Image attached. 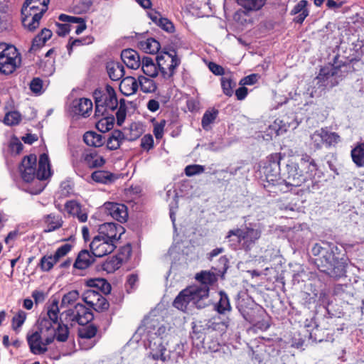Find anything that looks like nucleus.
<instances>
[{
  "mask_svg": "<svg viewBox=\"0 0 364 364\" xmlns=\"http://www.w3.org/2000/svg\"><path fill=\"white\" fill-rule=\"evenodd\" d=\"M318 169V165L315 160L310 155L305 153L301 157L296 160L295 158H289L284 167L282 176L284 178L281 181L287 191H292L293 188L301 187L297 191L296 194L301 196L309 193L312 191L311 186H315L314 182V175Z\"/></svg>",
  "mask_w": 364,
  "mask_h": 364,
  "instance_id": "nucleus-1",
  "label": "nucleus"
},
{
  "mask_svg": "<svg viewBox=\"0 0 364 364\" xmlns=\"http://www.w3.org/2000/svg\"><path fill=\"white\" fill-rule=\"evenodd\" d=\"M95 103V115L114 114L115 110L117 124L121 126L127 116V105L124 99L117 100L114 89L107 85L104 89H96L93 92Z\"/></svg>",
  "mask_w": 364,
  "mask_h": 364,
  "instance_id": "nucleus-2",
  "label": "nucleus"
},
{
  "mask_svg": "<svg viewBox=\"0 0 364 364\" xmlns=\"http://www.w3.org/2000/svg\"><path fill=\"white\" fill-rule=\"evenodd\" d=\"M321 246L316 243L311 249L312 255L316 257L314 263L319 271L332 277H340L345 273V266L339 257L336 256L338 250L337 245L326 243Z\"/></svg>",
  "mask_w": 364,
  "mask_h": 364,
  "instance_id": "nucleus-3",
  "label": "nucleus"
},
{
  "mask_svg": "<svg viewBox=\"0 0 364 364\" xmlns=\"http://www.w3.org/2000/svg\"><path fill=\"white\" fill-rule=\"evenodd\" d=\"M21 178L26 183H31L35 178L46 180L50 175V164L48 154L40 155L38 164L35 154L25 156L18 167Z\"/></svg>",
  "mask_w": 364,
  "mask_h": 364,
  "instance_id": "nucleus-4",
  "label": "nucleus"
},
{
  "mask_svg": "<svg viewBox=\"0 0 364 364\" xmlns=\"http://www.w3.org/2000/svg\"><path fill=\"white\" fill-rule=\"evenodd\" d=\"M50 0H26L21 8V21L23 27L33 32L40 25V21L48 11Z\"/></svg>",
  "mask_w": 364,
  "mask_h": 364,
  "instance_id": "nucleus-5",
  "label": "nucleus"
},
{
  "mask_svg": "<svg viewBox=\"0 0 364 364\" xmlns=\"http://www.w3.org/2000/svg\"><path fill=\"white\" fill-rule=\"evenodd\" d=\"M208 298V289L198 288V285L188 286L179 292L173 302V306L178 310L186 311L190 303L198 309L205 307V299Z\"/></svg>",
  "mask_w": 364,
  "mask_h": 364,
  "instance_id": "nucleus-6",
  "label": "nucleus"
},
{
  "mask_svg": "<svg viewBox=\"0 0 364 364\" xmlns=\"http://www.w3.org/2000/svg\"><path fill=\"white\" fill-rule=\"evenodd\" d=\"M58 301L54 299L48 305L47 313L41 316L38 320V329L43 337H46V344H50L55 339V330L58 324Z\"/></svg>",
  "mask_w": 364,
  "mask_h": 364,
  "instance_id": "nucleus-7",
  "label": "nucleus"
},
{
  "mask_svg": "<svg viewBox=\"0 0 364 364\" xmlns=\"http://www.w3.org/2000/svg\"><path fill=\"white\" fill-rule=\"evenodd\" d=\"M21 63V55L16 47L6 43H0V75L13 74Z\"/></svg>",
  "mask_w": 364,
  "mask_h": 364,
  "instance_id": "nucleus-8",
  "label": "nucleus"
},
{
  "mask_svg": "<svg viewBox=\"0 0 364 364\" xmlns=\"http://www.w3.org/2000/svg\"><path fill=\"white\" fill-rule=\"evenodd\" d=\"M237 237V242L240 248L245 251H250L261 237V231L259 229L245 227V228H235L228 231L226 236L229 241H232L231 237Z\"/></svg>",
  "mask_w": 364,
  "mask_h": 364,
  "instance_id": "nucleus-9",
  "label": "nucleus"
},
{
  "mask_svg": "<svg viewBox=\"0 0 364 364\" xmlns=\"http://www.w3.org/2000/svg\"><path fill=\"white\" fill-rule=\"evenodd\" d=\"M203 325L194 324L191 338L197 346H200L205 350L217 352L220 350L223 339L210 334L202 332Z\"/></svg>",
  "mask_w": 364,
  "mask_h": 364,
  "instance_id": "nucleus-10",
  "label": "nucleus"
},
{
  "mask_svg": "<svg viewBox=\"0 0 364 364\" xmlns=\"http://www.w3.org/2000/svg\"><path fill=\"white\" fill-rule=\"evenodd\" d=\"M158 68L164 79L172 77L175 70L181 64V59L177 56L175 50L161 51L156 58Z\"/></svg>",
  "mask_w": 364,
  "mask_h": 364,
  "instance_id": "nucleus-11",
  "label": "nucleus"
},
{
  "mask_svg": "<svg viewBox=\"0 0 364 364\" xmlns=\"http://www.w3.org/2000/svg\"><path fill=\"white\" fill-rule=\"evenodd\" d=\"M338 58V56H335L331 66H325L320 69L319 73L316 77L318 80L317 84L319 87L332 88L338 84L336 77L338 75L341 68L347 66L348 64L346 63H338L337 61Z\"/></svg>",
  "mask_w": 364,
  "mask_h": 364,
  "instance_id": "nucleus-12",
  "label": "nucleus"
},
{
  "mask_svg": "<svg viewBox=\"0 0 364 364\" xmlns=\"http://www.w3.org/2000/svg\"><path fill=\"white\" fill-rule=\"evenodd\" d=\"M283 159L282 153H273L267 157L266 163L264 166V173L267 183L273 186L282 185L278 177L280 173V162Z\"/></svg>",
  "mask_w": 364,
  "mask_h": 364,
  "instance_id": "nucleus-13",
  "label": "nucleus"
},
{
  "mask_svg": "<svg viewBox=\"0 0 364 364\" xmlns=\"http://www.w3.org/2000/svg\"><path fill=\"white\" fill-rule=\"evenodd\" d=\"M82 299L97 312H104L109 309V301L97 290L90 289L85 291Z\"/></svg>",
  "mask_w": 364,
  "mask_h": 364,
  "instance_id": "nucleus-14",
  "label": "nucleus"
},
{
  "mask_svg": "<svg viewBox=\"0 0 364 364\" xmlns=\"http://www.w3.org/2000/svg\"><path fill=\"white\" fill-rule=\"evenodd\" d=\"M125 230L123 226L114 223H105L100 225L98 229V235L103 237L112 243L116 242L120 240L121 236L124 234Z\"/></svg>",
  "mask_w": 364,
  "mask_h": 364,
  "instance_id": "nucleus-15",
  "label": "nucleus"
},
{
  "mask_svg": "<svg viewBox=\"0 0 364 364\" xmlns=\"http://www.w3.org/2000/svg\"><path fill=\"white\" fill-rule=\"evenodd\" d=\"M116 247V244L100 237L98 235L93 237L90 244L91 252L97 257H102L112 253Z\"/></svg>",
  "mask_w": 364,
  "mask_h": 364,
  "instance_id": "nucleus-16",
  "label": "nucleus"
},
{
  "mask_svg": "<svg viewBox=\"0 0 364 364\" xmlns=\"http://www.w3.org/2000/svg\"><path fill=\"white\" fill-rule=\"evenodd\" d=\"M229 326V319L226 321H221L220 318L213 317L208 319L205 326L202 327V332L210 334L213 336L223 338V335L227 332Z\"/></svg>",
  "mask_w": 364,
  "mask_h": 364,
  "instance_id": "nucleus-17",
  "label": "nucleus"
},
{
  "mask_svg": "<svg viewBox=\"0 0 364 364\" xmlns=\"http://www.w3.org/2000/svg\"><path fill=\"white\" fill-rule=\"evenodd\" d=\"M66 315L70 317L72 321H75L79 325L87 324L93 318L92 312L82 304H77L74 309L66 311Z\"/></svg>",
  "mask_w": 364,
  "mask_h": 364,
  "instance_id": "nucleus-18",
  "label": "nucleus"
},
{
  "mask_svg": "<svg viewBox=\"0 0 364 364\" xmlns=\"http://www.w3.org/2000/svg\"><path fill=\"white\" fill-rule=\"evenodd\" d=\"M27 341L31 352L35 355H41L48 350V344H46V337H43L40 331H36L28 336Z\"/></svg>",
  "mask_w": 364,
  "mask_h": 364,
  "instance_id": "nucleus-19",
  "label": "nucleus"
},
{
  "mask_svg": "<svg viewBox=\"0 0 364 364\" xmlns=\"http://www.w3.org/2000/svg\"><path fill=\"white\" fill-rule=\"evenodd\" d=\"M64 208L69 215L76 218L80 223H85L87 220V213L77 200H70L66 201Z\"/></svg>",
  "mask_w": 364,
  "mask_h": 364,
  "instance_id": "nucleus-20",
  "label": "nucleus"
},
{
  "mask_svg": "<svg viewBox=\"0 0 364 364\" xmlns=\"http://www.w3.org/2000/svg\"><path fill=\"white\" fill-rule=\"evenodd\" d=\"M105 208L109 215L116 220L120 223H124L128 218L127 208L125 205L117 203H107L105 204Z\"/></svg>",
  "mask_w": 364,
  "mask_h": 364,
  "instance_id": "nucleus-21",
  "label": "nucleus"
},
{
  "mask_svg": "<svg viewBox=\"0 0 364 364\" xmlns=\"http://www.w3.org/2000/svg\"><path fill=\"white\" fill-rule=\"evenodd\" d=\"M218 274L215 272L202 270L195 275V279L200 284L198 288L208 289L210 292V287L213 286L218 278Z\"/></svg>",
  "mask_w": 364,
  "mask_h": 364,
  "instance_id": "nucleus-22",
  "label": "nucleus"
},
{
  "mask_svg": "<svg viewBox=\"0 0 364 364\" xmlns=\"http://www.w3.org/2000/svg\"><path fill=\"white\" fill-rule=\"evenodd\" d=\"M43 223L45 226L44 232H50L60 229L64 223L61 215L55 213H50L43 217Z\"/></svg>",
  "mask_w": 364,
  "mask_h": 364,
  "instance_id": "nucleus-23",
  "label": "nucleus"
},
{
  "mask_svg": "<svg viewBox=\"0 0 364 364\" xmlns=\"http://www.w3.org/2000/svg\"><path fill=\"white\" fill-rule=\"evenodd\" d=\"M121 58L127 68L136 70L141 63L137 51L132 48L124 49L121 53Z\"/></svg>",
  "mask_w": 364,
  "mask_h": 364,
  "instance_id": "nucleus-24",
  "label": "nucleus"
},
{
  "mask_svg": "<svg viewBox=\"0 0 364 364\" xmlns=\"http://www.w3.org/2000/svg\"><path fill=\"white\" fill-rule=\"evenodd\" d=\"M95 257L91 251L82 250L76 257L73 267L80 270L86 269L95 262Z\"/></svg>",
  "mask_w": 364,
  "mask_h": 364,
  "instance_id": "nucleus-25",
  "label": "nucleus"
},
{
  "mask_svg": "<svg viewBox=\"0 0 364 364\" xmlns=\"http://www.w3.org/2000/svg\"><path fill=\"white\" fill-rule=\"evenodd\" d=\"M124 141L125 134L119 129H114L109 134L105 144H106V147L108 150L115 151L120 148Z\"/></svg>",
  "mask_w": 364,
  "mask_h": 364,
  "instance_id": "nucleus-26",
  "label": "nucleus"
},
{
  "mask_svg": "<svg viewBox=\"0 0 364 364\" xmlns=\"http://www.w3.org/2000/svg\"><path fill=\"white\" fill-rule=\"evenodd\" d=\"M92 109V102L90 99L80 98L73 102V112L82 117L89 116Z\"/></svg>",
  "mask_w": 364,
  "mask_h": 364,
  "instance_id": "nucleus-27",
  "label": "nucleus"
},
{
  "mask_svg": "<svg viewBox=\"0 0 364 364\" xmlns=\"http://www.w3.org/2000/svg\"><path fill=\"white\" fill-rule=\"evenodd\" d=\"M95 117L97 118L100 117L95 124L96 128L100 132L105 133L112 129L115 122L114 114L108 113V114L103 115L95 114Z\"/></svg>",
  "mask_w": 364,
  "mask_h": 364,
  "instance_id": "nucleus-28",
  "label": "nucleus"
},
{
  "mask_svg": "<svg viewBox=\"0 0 364 364\" xmlns=\"http://www.w3.org/2000/svg\"><path fill=\"white\" fill-rule=\"evenodd\" d=\"M138 87V81L131 76L124 77L119 84V90L125 96L134 95L136 92Z\"/></svg>",
  "mask_w": 364,
  "mask_h": 364,
  "instance_id": "nucleus-29",
  "label": "nucleus"
},
{
  "mask_svg": "<svg viewBox=\"0 0 364 364\" xmlns=\"http://www.w3.org/2000/svg\"><path fill=\"white\" fill-rule=\"evenodd\" d=\"M106 69L109 77L113 81L119 80L125 74L124 66L119 62H107L106 64Z\"/></svg>",
  "mask_w": 364,
  "mask_h": 364,
  "instance_id": "nucleus-30",
  "label": "nucleus"
},
{
  "mask_svg": "<svg viewBox=\"0 0 364 364\" xmlns=\"http://www.w3.org/2000/svg\"><path fill=\"white\" fill-rule=\"evenodd\" d=\"M321 129L323 146L326 148L329 149L332 146H336L341 141V136L338 133L328 131L327 127H323Z\"/></svg>",
  "mask_w": 364,
  "mask_h": 364,
  "instance_id": "nucleus-31",
  "label": "nucleus"
},
{
  "mask_svg": "<svg viewBox=\"0 0 364 364\" xmlns=\"http://www.w3.org/2000/svg\"><path fill=\"white\" fill-rule=\"evenodd\" d=\"M88 287L95 288V290L101 291L102 294L107 295L111 292V284L103 278L91 279L87 282Z\"/></svg>",
  "mask_w": 364,
  "mask_h": 364,
  "instance_id": "nucleus-32",
  "label": "nucleus"
},
{
  "mask_svg": "<svg viewBox=\"0 0 364 364\" xmlns=\"http://www.w3.org/2000/svg\"><path fill=\"white\" fill-rule=\"evenodd\" d=\"M83 141L87 146L94 147H100L105 143V137L102 135L92 131L84 134Z\"/></svg>",
  "mask_w": 364,
  "mask_h": 364,
  "instance_id": "nucleus-33",
  "label": "nucleus"
},
{
  "mask_svg": "<svg viewBox=\"0 0 364 364\" xmlns=\"http://www.w3.org/2000/svg\"><path fill=\"white\" fill-rule=\"evenodd\" d=\"M83 160L90 168L102 167L105 164L103 156H98L97 151H92L83 156Z\"/></svg>",
  "mask_w": 364,
  "mask_h": 364,
  "instance_id": "nucleus-34",
  "label": "nucleus"
},
{
  "mask_svg": "<svg viewBox=\"0 0 364 364\" xmlns=\"http://www.w3.org/2000/svg\"><path fill=\"white\" fill-rule=\"evenodd\" d=\"M141 69L143 73L149 77H154L157 76L159 68L157 64L156 65L154 60L150 57H143L141 58Z\"/></svg>",
  "mask_w": 364,
  "mask_h": 364,
  "instance_id": "nucleus-35",
  "label": "nucleus"
},
{
  "mask_svg": "<svg viewBox=\"0 0 364 364\" xmlns=\"http://www.w3.org/2000/svg\"><path fill=\"white\" fill-rule=\"evenodd\" d=\"M91 178L94 181L104 184L111 183L117 179L114 173L104 170L94 171L91 175Z\"/></svg>",
  "mask_w": 364,
  "mask_h": 364,
  "instance_id": "nucleus-36",
  "label": "nucleus"
},
{
  "mask_svg": "<svg viewBox=\"0 0 364 364\" xmlns=\"http://www.w3.org/2000/svg\"><path fill=\"white\" fill-rule=\"evenodd\" d=\"M220 299L215 304L214 309L220 314H225L226 312H230L232 310L230 299L228 294L220 291L219 292Z\"/></svg>",
  "mask_w": 364,
  "mask_h": 364,
  "instance_id": "nucleus-37",
  "label": "nucleus"
},
{
  "mask_svg": "<svg viewBox=\"0 0 364 364\" xmlns=\"http://www.w3.org/2000/svg\"><path fill=\"white\" fill-rule=\"evenodd\" d=\"M350 156L357 167H364V141L355 145L350 151Z\"/></svg>",
  "mask_w": 364,
  "mask_h": 364,
  "instance_id": "nucleus-38",
  "label": "nucleus"
},
{
  "mask_svg": "<svg viewBox=\"0 0 364 364\" xmlns=\"http://www.w3.org/2000/svg\"><path fill=\"white\" fill-rule=\"evenodd\" d=\"M77 329V336L80 339H91L97 333V327L94 324H82Z\"/></svg>",
  "mask_w": 364,
  "mask_h": 364,
  "instance_id": "nucleus-39",
  "label": "nucleus"
},
{
  "mask_svg": "<svg viewBox=\"0 0 364 364\" xmlns=\"http://www.w3.org/2000/svg\"><path fill=\"white\" fill-rule=\"evenodd\" d=\"M95 41V38L92 36H87L82 38L73 39L70 37L67 45L68 53L71 55L74 47L81 46L84 45L92 44Z\"/></svg>",
  "mask_w": 364,
  "mask_h": 364,
  "instance_id": "nucleus-40",
  "label": "nucleus"
},
{
  "mask_svg": "<svg viewBox=\"0 0 364 364\" xmlns=\"http://www.w3.org/2000/svg\"><path fill=\"white\" fill-rule=\"evenodd\" d=\"M139 48L146 53L154 54L159 52L161 46L158 41L149 38L144 41H140Z\"/></svg>",
  "mask_w": 364,
  "mask_h": 364,
  "instance_id": "nucleus-41",
  "label": "nucleus"
},
{
  "mask_svg": "<svg viewBox=\"0 0 364 364\" xmlns=\"http://www.w3.org/2000/svg\"><path fill=\"white\" fill-rule=\"evenodd\" d=\"M138 82V84L140 85L141 90L144 93L154 92L157 88L154 80L146 77L142 75L139 76Z\"/></svg>",
  "mask_w": 364,
  "mask_h": 364,
  "instance_id": "nucleus-42",
  "label": "nucleus"
},
{
  "mask_svg": "<svg viewBox=\"0 0 364 364\" xmlns=\"http://www.w3.org/2000/svg\"><path fill=\"white\" fill-rule=\"evenodd\" d=\"M267 0H237L239 5L247 11H258L263 7Z\"/></svg>",
  "mask_w": 364,
  "mask_h": 364,
  "instance_id": "nucleus-43",
  "label": "nucleus"
},
{
  "mask_svg": "<svg viewBox=\"0 0 364 364\" xmlns=\"http://www.w3.org/2000/svg\"><path fill=\"white\" fill-rule=\"evenodd\" d=\"M55 338L58 341L65 342L68 340L69 336V328L68 325L63 323L62 321H59L55 330Z\"/></svg>",
  "mask_w": 364,
  "mask_h": 364,
  "instance_id": "nucleus-44",
  "label": "nucleus"
},
{
  "mask_svg": "<svg viewBox=\"0 0 364 364\" xmlns=\"http://www.w3.org/2000/svg\"><path fill=\"white\" fill-rule=\"evenodd\" d=\"M218 110L214 108L205 111L201 120V125L204 129H208L210 124L215 120L218 115Z\"/></svg>",
  "mask_w": 364,
  "mask_h": 364,
  "instance_id": "nucleus-45",
  "label": "nucleus"
},
{
  "mask_svg": "<svg viewBox=\"0 0 364 364\" xmlns=\"http://www.w3.org/2000/svg\"><path fill=\"white\" fill-rule=\"evenodd\" d=\"M72 249V245L68 243H65L59 247L55 252L53 255H51V259L54 264L58 263L60 259L65 257Z\"/></svg>",
  "mask_w": 364,
  "mask_h": 364,
  "instance_id": "nucleus-46",
  "label": "nucleus"
},
{
  "mask_svg": "<svg viewBox=\"0 0 364 364\" xmlns=\"http://www.w3.org/2000/svg\"><path fill=\"white\" fill-rule=\"evenodd\" d=\"M21 121V116L18 112L12 111L7 112L4 118V123L8 126H15Z\"/></svg>",
  "mask_w": 364,
  "mask_h": 364,
  "instance_id": "nucleus-47",
  "label": "nucleus"
},
{
  "mask_svg": "<svg viewBox=\"0 0 364 364\" xmlns=\"http://www.w3.org/2000/svg\"><path fill=\"white\" fill-rule=\"evenodd\" d=\"M229 260L226 256H222L219 258L215 266L212 267L219 276H223L229 267Z\"/></svg>",
  "mask_w": 364,
  "mask_h": 364,
  "instance_id": "nucleus-48",
  "label": "nucleus"
},
{
  "mask_svg": "<svg viewBox=\"0 0 364 364\" xmlns=\"http://www.w3.org/2000/svg\"><path fill=\"white\" fill-rule=\"evenodd\" d=\"M123 259L117 256H113L112 258L108 259L103 264L104 269L107 272H112L118 269L122 264Z\"/></svg>",
  "mask_w": 364,
  "mask_h": 364,
  "instance_id": "nucleus-49",
  "label": "nucleus"
},
{
  "mask_svg": "<svg viewBox=\"0 0 364 364\" xmlns=\"http://www.w3.org/2000/svg\"><path fill=\"white\" fill-rule=\"evenodd\" d=\"M311 146L314 150H320L323 146L321 129L316 130L311 135Z\"/></svg>",
  "mask_w": 364,
  "mask_h": 364,
  "instance_id": "nucleus-50",
  "label": "nucleus"
},
{
  "mask_svg": "<svg viewBox=\"0 0 364 364\" xmlns=\"http://www.w3.org/2000/svg\"><path fill=\"white\" fill-rule=\"evenodd\" d=\"M235 85L236 83L230 77H223L221 78L222 89L225 95L231 97L233 94V87Z\"/></svg>",
  "mask_w": 364,
  "mask_h": 364,
  "instance_id": "nucleus-51",
  "label": "nucleus"
},
{
  "mask_svg": "<svg viewBox=\"0 0 364 364\" xmlns=\"http://www.w3.org/2000/svg\"><path fill=\"white\" fill-rule=\"evenodd\" d=\"M23 145L20 140L16 137L14 136L11 138L9 144V150L12 156L19 155L23 151Z\"/></svg>",
  "mask_w": 364,
  "mask_h": 364,
  "instance_id": "nucleus-52",
  "label": "nucleus"
},
{
  "mask_svg": "<svg viewBox=\"0 0 364 364\" xmlns=\"http://www.w3.org/2000/svg\"><path fill=\"white\" fill-rule=\"evenodd\" d=\"M166 124V121L165 119H161L160 122L154 121L153 133L156 140H160L163 138Z\"/></svg>",
  "mask_w": 364,
  "mask_h": 364,
  "instance_id": "nucleus-53",
  "label": "nucleus"
},
{
  "mask_svg": "<svg viewBox=\"0 0 364 364\" xmlns=\"http://www.w3.org/2000/svg\"><path fill=\"white\" fill-rule=\"evenodd\" d=\"M142 130L135 123L132 124L129 128V133L125 134V140L132 141L141 135Z\"/></svg>",
  "mask_w": 364,
  "mask_h": 364,
  "instance_id": "nucleus-54",
  "label": "nucleus"
},
{
  "mask_svg": "<svg viewBox=\"0 0 364 364\" xmlns=\"http://www.w3.org/2000/svg\"><path fill=\"white\" fill-rule=\"evenodd\" d=\"M26 318V313L22 310H19L17 314L12 318V328L16 330L20 328Z\"/></svg>",
  "mask_w": 364,
  "mask_h": 364,
  "instance_id": "nucleus-55",
  "label": "nucleus"
},
{
  "mask_svg": "<svg viewBox=\"0 0 364 364\" xmlns=\"http://www.w3.org/2000/svg\"><path fill=\"white\" fill-rule=\"evenodd\" d=\"M54 265L51 255H44L41 257L38 264V267L42 272H49L53 269Z\"/></svg>",
  "mask_w": 364,
  "mask_h": 364,
  "instance_id": "nucleus-56",
  "label": "nucleus"
},
{
  "mask_svg": "<svg viewBox=\"0 0 364 364\" xmlns=\"http://www.w3.org/2000/svg\"><path fill=\"white\" fill-rule=\"evenodd\" d=\"M141 148L146 151H150L154 147V140L151 134H145L141 139Z\"/></svg>",
  "mask_w": 364,
  "mask_h": 364,
  "instance_id": "nucleus-57",
  "label": "nucleus"
},
{
  "mask_svg": "<svg viewBox=\"0 0 364 364\" xmlns=\"http://www.w3.org/2000/svg\"><path fill=\"white\" fill-rule=\"evenodd\" d=\"M79 297V293L77 290H73L65 294L61 301L62 305H69L73 304Z\"/></svg>",
  "mask_w": 364,
  "mask_h": 364,
  "instance_id": "nucleus-58",
  "label": "nucleus"
},
{
  "mask_svg": "<svg viewBox=\"0 0 364 364\" xmlns=\"http://www.w3.org/2000/svg\"><path fill=\"white\" fill-rule=\"evenodd\" d=\"M205 167L199 164L188 165L185 168V173L187 176H193L203 173Z\"/></svg>",
  "mask_w": 364,
  "mask_h": 364,
  "instance_id": "nucleus-59",
  "label": "nucleus"
},
{
  "mask_svg": "<svg viewBox=\"0 0 364 364\" xmlns=\"http://www.w3.org/2000/svg\"><path fill=\"white\" fill-rule=\"evenodd\" d=\"M157 26L169 33L175 31L173 23L167 18L162 17Z\"/></svg>",
  "mask_w": 364,
  "mask_h": 364,
  "instance_id": "nucleus-60",
  "label": "nucleus"
},
{
  "mask_svg": "<svg viewBox=\"0 0 364 364\" xmlns=\"http://www.w3.org/2000/svg\"><path fill=\"white\" fill-rule=\"evenodd\" d=\"M308 1L306 0L299 1L291 11V14L296 15L299 13H302L304 11H308L307 9Z\"/></svg>",
  "mask_w": 364,
  "mask_h": 364,
  "instance_id": "nucleus-61",
  "label": "nucleus"
},
{
  "mask_svg": "<svg viewBox=\"0 0 364 364\" xmlns=\"http://www.w3.org/2000/svg\"><path fill=\"white\" fill-rule=\"evenodd\" d=\"M43 87V81L39 77L33 78L30 83V89L35 93H39Z\"/></svg>",
  "mask_w": 364,
  "mask_h": 364,
  "instance_id": "nucleus-62",
  "label": "nucleus"
},
{
  "mask_svg": "<svg viewBox=\"0 0 364 364\" xmlns=\"http://www.w3.org/2000/svg\"><path fill=\"white\" fill-rule=\"evenodd\" d=\"M56 33L59 36H65L70 31V26L68 23H56Z\"/></svg>",
  "mask_w": 364,
  "mask_h": 364,
  "instance_id": "nucleus-63",
  "label": "nucleus"
},
{
  "mask_svg": "<svg viewBox=\"0 0 364 364\" xmlns=\"http://www.w3.org/2000/svg\"><path fill=\"white\" fill-rule=\"evenodd\" d=\"M208 68L215 75H223L225 73L224 68L214 62L209 63Z\"/></svg>",
  "mask_w": 364,
  "mask_h": 364,
  "instance_id": "nucleus-64",
  "label": "nucleus"
}]
</instances>
